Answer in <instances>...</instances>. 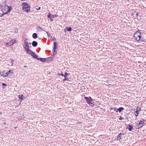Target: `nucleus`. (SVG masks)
<instances>
[{"instance_id":"72a5a7b5","label":"nucleus","mask_w":146,"mask_h":146,"mask_svg":"<svg viewBox=\"0 0 146 146\" xmlns=\"http://www.w3.org/2000/svg\"><path fill=\"white\" fill-rule=\"evenodd\" d=\"M52 17L50 18V20L51 21H53V20L52 19Z\"/></svg>"},{"instance_id":"4c0bfd02","label":"nucleus","mask_w":146,"mask_h":146,"mask_svg":"<svg viewBox=\"0 0 146 146\" xmlns=\"http://www.w3.org/2000/svg\"><path fill=\"white\" fill-rule=\"evenodd\" d=\"M40 7H39L38 8V10H40Z\"/></svg>"},{"instance_id":"20e7f679","label":"nucleus","mask_w":146,"mask_h":146,"mask_svg":"<svg viewBox=\"0 0 146 146\" xmlns=\"http://www.w3.org/2000/svg\"><path fill=\"white\" fill-rule=\"evenodd\" d=\"M27 39H26L24 41L23 44V47L25 49L29 48V45L31 46V44L30 42H28L27 41Z\"/></svg>"},{"instance_id":"dca6fc26","label":"nucleus","mask_w":146,"mask_h":146,"mask_svg":"<svg viewBox=\"0 0 146 146\" xmlns=\"http://www.w3.org/2000/svg\"><path fill=\"white\" fill-rule=\"evenodd\" d=\"M32 36L34 38H36L37 37V34L36 33H34L33 34Z\"/></svg>"},{"instance_id":"f03ea898","label":"nucleus","mask_w":146,"mask_h":146,"mask_svg":"<svg viewBox=\"0 0 146 146\" xmlns=\"http://www.w3.org/2000/svg\"><path fill=\"white\" fill-rule=\"evenodd\" d=\"M134 36L137 41H139L140 42H145V39L141 38V34L140 33L137 32L134 34Z\"/></svg>"},{"instance_id":"79ce46f5","label":"nucleus","mask_w":146,"mask_h":146,"mask_svg":"<svg viewBox=\"0 0 146 146\" xmlns=\"http://www.w3.org/2000/svg\"><path fill=\"white\" fill-rule=\"evenodd\" d=\"M26 66H24V67H26Z\"/></svg>"},{"instance_id":"a211bd4d","label":"nucleus","mask_w":146,"mask_h":146,"mask_svg":"<svg viewBox=\"0 0 146 146\" xmlns=\"http://www.w3.org/2000/svg\"><path fill=\"white\" fill-rule=\"evenodd\" d=\"M128 127H129L128 128L129 131H131L133 129V127L130 125H129Z\"/></svg>"},{"instance_id":"5701e85b","label":"nucleus","mask_w":146,"mask_h":146,"mask_svg":"<svg viewBox=\"0 0 146 146\" xmlns=\"http://www.w3.org/2000/svg\"><path fill=\"white\" fill-rule=\"evenodd\" d=\"M58 15H51V17L52 18H54L55 17H57Z\"/></svg>"},{"instance_id":"6e6552de","label":"nucleus","mask_w":146,"mask_h":146,"mask_svg":"<svg viewBox=\"0 0 146 146\" xmlns=\"http://www.w3.org/2000/svg\"><path fill=\"white\" fill-rule=\"evenodd\" d=\"M144 124V122L143 121H141L139 123L138 125V128H140L142 127Z\"/></svg>"},{"instance_id":"e433bc0d","label":"nucleus","mask_w":146,"mask_h":146,"mask_svg":"<svg viewBox=\"0 0 146 146\" xmlns=\"http://www.w3.org/2000/svg\"><path fill=\"white\" fill-rule=\"evenodd\" d=\"M61 75H62V76H64V75L62 74H61Z\"/></svg>"},{"instance_id":"c85d7f7f","label":"nucleus","mask_w":146,"mask_h":146,"mask_svg":"<svg viewBox=\"0 0 146 146\" xmlns=\"http://www.w3.org/2000/svg\"><path fill=\"white\" fill-rule=\"evenodd\" d=\"M123 119V118L121 117H120L119 118V120H122Z\"/></svg>"},{"instance_id":"7ed1b4c3","label":"nucleus","mask_w":146,"mask_h":146,"mask_svg":"<svg viewBox=\"0 0 146 146\" xmlns=\"http://www.w3.org/2000/svg\"><path fill=\"white\" fill-rule=\"evenodd\" d=\"M3 12L5 14L7 13L11 10V8L7 5H5L4 8H2Z\"/></svg>"},{"instance_id":"a19ab883","label":"nucleus","mask_w":146,"mask_h":146,"mask_svg":"<svg viewBox=\"0 0 146 146\" xmlns=\"http://www.w3.org/2000/svg\"><path fill=\"white\" fill-rule=\"evenodd\" d=\"M116 109V108H115V110H114V111H115V109Z\"/></svg>"},{"instance_id":"aec40b11","label":"nucleus","mask_w":146,"mask_h":146,"mask_svg":"<svg viewBox=\"0 0 146 146\" xmlns=\"http://www.w3.org/2000/svg\"><path fill=\"white\" fill-rule=\"evenodd\" d=\"M56 49H54V48H53L52 50L53 53L52 54V56H54V55L56 54Z\"/></svg>"},{"instance_id":"393cba45","label":"nucleus","mask_w":146,"mask_h":146,"mask_svg":"<svg viewBox=\"0 0 146 146\" xmlns=\"http://www.w3.org/2000/svg\"><path fill=\"white\" fill-rule=\"evenodd\" d=\"M51 14L50 13H49L48 15H47L48 17V18H50L51 17Z\"/></svg>"},{"instance_id":"7c9ffc66","label":"nucleus","mask_w":146,"mask_h":146,"mask_svg":"<svg viewBox=\"0 0 146 146\" xmlns=\"http://www.w3.org/2000/svg\"><path fill=\"white\" fill-rule=\"evenodd\" d=\"M68 74V73H67L66 72L65 74V75L66 76H67Z\"/></svg>"},{"instance_id":"f3484780","label":"nucleus","mask_w":146,"mask_h":146,"mask_svg":"<svg viewBox=\"0 0 146 146\" xmlns=\"http://www.w3.org/2000/svg\"><path fill=\"white\" fill-rule=\"evenodd\" d=\"M122 135L121 133H120L117 136V140H120L121 139V135Z\"/></svg>"},{"instance_id":"ddd939ff","label":"nucleus","mask_w":146,"mask_h":146,"mask_svg":"<svg viewBox=\"0 0 146 146\" xmlns=\"http://www.w3.org/2000/svg\"><path fill=\"white\" fill-rule=\"evenodd\" d=\"M38 43L36 41H33L32 43V45L34 47H36Z\"/></svg>"},{"instance_id":"bb28decb","label":"nucleus","mask_w":146,"mask_h":146,"mask_svg":"<svg viewBox=\"0 0 146 146\" xmlns=\"http://www.w3.org/2000/svg\"><path fill=\"white\" fill-rule=\"evenodd\" d=\"M37 29H38V30H40V31L43 30L42 29H41V28H40V27H37Z\"/></svg>"},{"instance_id":"9b49d317","label":"nucleus","mask_w":146,"mask_h":146,"mask_svg":"<svg viewBox=\"0 0 146 146\" xmlns=\"http://www.w3.org/2000/svg\"><path fill=\"white\" fill-rule=\"evenodd\" d=\"M27 54H31L33 51L30 50L29 48H28L25 50Z\"/></svg>"},{"instance_id":"a878e982","label":"nucleus","mask_w":146,"mask_h":146,"mask_svg":"<svg viewBox=\"0 0 146 146\" xmlns=\"http://www.w3.org/2000/svg\"><path fill=\"white\" fill-rule=\"evenodd\" d=\"M4 45L5 46H7V47H8L9 46H8L9 45V42L8 43H6V42L5 43H4Z\"/></svg>"},{"instance_id":"39448f33","label":"nucleus","mask_w":146,"mask_h":146,"mask_svg":"<svg viewBox=\"0 0 146 146\" xmlns=\"http://www.w3.org/2000/svg\"><path fill=\"white\" fill-rule=\"evenodd\" d=\"M0 75L3 77H6L8 76V74H7V72L4 71L0 72Z\"/></svg>"},{"instance_id":"473e14b6","label":"nucleus","mask_w":146,"mask_h":146,"mask_svg":"<svg viewBox=\"0 0 146 146\" xmlns=\"http://www.w3.org/2000/svg\"><path fill=\"white\" fill-rule=\"evenodd\" d=\"M2 85L3 86H6L7 85L5 83H2Z\"/></svg>"},{"instance_id":"f704fd0d","label":"nucleus","mask_w":146,"mask_h":146,"mask_svg":"<svg viewBox=\"0 0 146 146\" xmlns=\"http://www.w3.org/2000/svg\"><path fill=\"white\" fill-rule=\"evenodd\" d=\"M138 15V13H137L136 14V15L137 17Z\"/></svg>"},{"instance_id":"0eeeda50","label":"nucleus","mask_w":146,"mask_h":146,"mask_svg":"<svg viewBox=\"0 0 146 146\" xmlns=\"http://www.w3.org/2000/svg\"><path fill=\"white\" fill-rule=\"evenodd\" d=\"M84 99L86 100V102L88 104L90 102H92V99L90 97H85Z\"/></svg>"},{"instance_id":"6ab92c4d","label":"nucleus","mask_w":146,"mask_h":146,"mask_svg":"<svg viewBox=\"0 0 146 146\" xmlns=\"http://www.w3.org/2000/svg\"><path fill=\"white\" fill-rule=\"evenodd\" d=\"M54 47L53 48H54V49H56V47L58 46V44H57L56 42H54Z\"/></svg>"},{"instance_id":"b1692460","label":"nucleus","mask_w":146,"mask_h":146,"mask_svg":"<svg viewBox=\"0 0 146 146\" xmlns=\"http://www.w3.org/2000/svg\"><path fill=\"white\" fill-rule=\"evenodd\" d=\"M88 104L92 106H93L94 105V104L90 102Z\"/></svg>"},{"instance_id":"2f4dec72","label":"nucleus","mask_w":146,"mask_h":146,"mask_svg":"<svg viewBox=\"0 0 146 146\" xmlns=\"http://www.w3.org/2000/svg\"><path fill=\"white\" fill-rule=\"evenodd\" d=\"M67 80L66 78H64L63 80L64 81L65 80Z\"/></svg>"},{"instance_id":"c9c22d12","label":"nucleus","mask_w":146,"mask_h":146,"mask_svg":"<svg viewBox=\"0 0 146 146\" xmlns=\"http://www.w3.org/2000/svg\"><path fill=\"white\" fill-rule=\"evenodd\" d=\"M64 76V78H66V76H65V75H64V76Z\"/></svg>"},{"instance_id":"f257e3e1","label":"nucleus","mask_w":146,"mask_h":146,"mask_svg":"<svg viewBox=\"0 0 146 146\" xmlns=\"http://www.w3.org/2000/svg\"><path fill=\"white\" fill-rule=\"evenodd\" d=\"M22 10L24 11L29 12L30 11V6L26 2H24L22 4Z\"/></svg>"},{"instance_id":"f8f14e48","label":"nucleus","mask_w":146,"mask_h":146,"mask_svg":"<svg viewBox=\"0 0 146 146\" xmlns=\"http://www.w3.org/2000/svg\"><path fill=\"white\" fill-rule=\"evenodd\" d=\"M31 56L33 57L34 58H36V59H38V58H37L38 56L36 55L35 53L33 52L31 53Z\"/></svg>"},{"instance_id":"c756f323","label":"nucleus","mask_w":146,"mask_h":146,"mask_svg":"<svg viewBox=\"0 0 146 146\" xmlns=\"http://www.w3.org/2000/svg\"><path fill=\"white\" fill-rule=\"evenodd\" d=\"M46 33L48 35V36H50V34L48 32H46Z\"/></svg>"},{"instance_id":"ea45409f","label":"nucleus","mask_w":146,"mask_h":146,"mask_svg":"<svg viewBox=\"0 0 146 146\" xmlns=\"http://www.w3.org/2000/svg\"><path fill=\"white\" fill-rule=\"evenodd\" d=\"M1 113L0 111V115H1Z\"/></svg>"},{"instance_id":"1a4fd4ad","label":"nucleus","mask_w":146,"mask_h":146,"mask_svg":"<svg viewBox=\"0 0 146 146\" xmlns=\"http://www.w3.org/2000/svg\"><path fill=\"white\" fill-rule=\"evenodd\" d=\"M15 43V40H12L10 41L9 42V45L8 46H11L13 45Z\"/></svg>"},{"instance_id":"cd10ccee","label":"nucleus","mask_w":146,"mask_h":146,"mask_svg":"<svg viewBox=\"0 0 146 146\" xmlns=\"http://www.w3.org/2000/svg\"><path fill=\"white\" fill-rule=\"evenodd\" d=\"M11 61L12 62V64H11V65L12 66H13V62H14V60H13V59H11Z\"/></svg>"},{"instance_id":"423d86ee","label":"nucleus","mask_w":146,"mask_h":146,"mask_svg":"<svg viewBox=\"0 0 146 146\" xmlns=\"http://www.w3.org/2000/svg\"><path fill=\"white\" fill-rule=\"evenodd\" d=\"M141 109L140 108L138 107L136 109V110L134 112V114L135 115L136 117L138 116L139 114V111Z\"/></svg>"},{"instance_id":"9d476101","label":"nucleus","mask_w":146,"mask_h":146,"mask_svg":"<svg viewBox=\"0 0 146 146\" xmlns=\"http://www.w3.org/2000/svg\"><path fill=\"white\" fill-rule=\"evenodd\" d=\"M50 58H39L38 59V60H40L42 62H45L47 60H48Z\"/></svg>"},{"instance_id":"412c9836","label":"nucleus","mask_w":146,"mask_h":146,"mask_svg":"<svg viewBox=\"0 0 146 146\" xmlns=\"http://www.w3.org/2000/svg\"><path fill=\"white\" fill-rule=\"evenodd\" d=\"M66 29L67 31H71L72 30V28L70 27H66Z\"/></svg>"},{"instance_id":"4be33fe9","label":"nucleus","mask_w":146,"mask_h":146,"mask_svg":"<svg viewBox=\"0 0 146 146\" xmlns=\"http://www.w3.org/2000/svg\"><path fill=\"white\" fill-rule=\"evenodd\" d=\"M12 71H11V70H9L8 72H7V74H8V76L9 75V74H10L11 73H12Z\"/></svg>"},{"instance_id":"2eb2a0df","label":"nucleus","mask_w":146,"mask_h":146,"mask_svg":"<svg viewBox=\"0 0 146 146\" xmlns=\"http://www.w3.org/2000/svg\"><path fill=\"white\" fill-rule=\"evenodd\" d=\"M23 95L22 94L21 95H19L18 96V98L19 99H21V102H22V100H23Z\"/></svg>"},{"instance_id":"4468645a","label":"nucleus","mask_w":146,"mask_h":146,"mask_svg":"<svg viewBox=\"0 0 146 146\" xmlns=\"http://www.w3.org/2000/svg\"><path fill=\"white\" fill-rule=\"evenodd\" d=\"M124 109V108L123 107H120L119 108L117 109V111L116 112H117V111H118L119 112H120L122 110H123Z\"/></svg>"},{"instance_id":"58836bf2","label":"nucleus","mask_w":146,"mask_h":146,"mask_svg":"<svg viewBox=\"0 0 146 146\" xmlns=\"http://www.w3.org/2000/svg\"><path fill=\"white\" fill-rule=\"evenodd\" d=\"M58 75H61V74H58Z\"/></svg>"}]
</instances>
